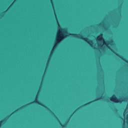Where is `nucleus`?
<instances>
[{
  "instance_id": "obj_1",
  "label": "nucleus",
  "mask_w": 128,
  "mask_h": 128,
  "mask_svg": "<svg viewBox=\"0 0 128 128\" xmlns=\"http://www.w3.org/2000/svg\"><path fill=\"white\" fill-rule=\"evenodd\" d=\"M37 98H38V96H36L35 100L34 102L28 103V104H26V105H24V106H22V107H20V108L17 109L14 112H13L11 114H10V116H12V115L14 114V112H18L19 110H20V108H26L30 104H39V106H41L44 108H46V110H49V112H52V110H50V109L48 108V106H46L44 105V104L40 102L38 100Z\"/></svg>"
},
{
  "instance_id": "obj_2",
  "label": "nucleus",
  "mask_w": 128,
  "mask_h": 128,
  "mask_svg": "<svg viewBox=\"0 0 128 128\" xmlns=\"http://www.w3.org/2000/svg\"><path fill=\"white\" fill-rule=\"evenodd\" d=\"M69 36H73V38H80V40H84L90 46H92V40H90V41H88V38H83L82 36L78 37V36H80V34H69Z\"/></svg>"
},
{
  "instance_id": "obj_3",
  "label": "nucleus",
  "mask_w": 128,
  "mask_h": 128,
  "mask_svg": "<svg viewBox=\"0 0 128 128\" xmlns=\"http://www.w3.org/2000/svg\"><path fill=\"white\" fill-rule=\"evenodd\" d=\"M66 36H68L67 35H64L63 33H62V32H60L59 33V36H58L57 37L56 42L55 43V44L53 47V48L52 49V50L50 52V54H52L54 48H56V44H60V42H62V40H64V38H66Z\"/></svg>"
},
{
  "instance_id": "obj_4",
  "label": "nucleus",
  "mask_w": 128,
  "mask_h": 128,
  "mask_svg": "<svg viewBox=\"0 0 128 128\" xmlns=\"http://www.w3.org/2000/svg\"><path fill=\"white\" fill-rule=\"evenodd\" d=\"M110 100L116 104H122V102H124L123 100L118 99L114 94L112 95V96L110 98Z\"/></svg>"
},
{
  "instance_id": "obj_5",
  "label": "nucleus",
  "mask_w": 128,
  "mask_h": 128,
  "mask_svg": "<svg viewBox=\"0 0 128 128\" xmlns=\"http://www.w3.org/2000/svg\"><path fill=\"white\" fill-rule=\"evenodd\" d=\"M102 100V97H100V98H97L96 99L94 100L91 101L90 102H88V103H86V104L82 105L80 108H78L77 110H80V108H84V106H86L88 104H92V102H98V100Z\"/></svg>"
},
{
  "instance_id": "obj_6",
  "label": "nucleus",
  "mask_w": 128,
  "mask_h": 128,
  "mask_svg": "<svg viewBox=\"0 0 128 128\" xmlns=\"http://www.w3.org/2000/svg\"><path fill=\"white\" fill-rule=\"evenodd\" d=\"M108 48H109V50H112V52H114L117 56H118V58H121V60H124V62H126V64H128V60H126V59H124V57L120 56V54H117L116 52L114 50H112V48H110V46H108Z\"/></svg>"
},
{
  "instance_id": "obj_7",
  "label": "nucleus",
  "mask_w": 128,
  "mask_h": 128,
  "mask_svg": "<svg viewBox=\"0 0 128 128\" xmlns=\"http://www.w3.org/2000/svg\"><path fill=\"white\" fill-rule=\"evenodd\" d=\"M101 40L102 42H104V38H102V34H101L99 36H98L96 40Z\"/></svg>"
},
{
  "instance_id": "obj_8",
  "label": "nucleus",
  "mask_w": 128,
  "mask_h": 128,
  "mask_svg": "<svg viewBox=\"0 0 128 128\" xmlns=\"http://www.w3.org/2000/svg\"><path fill=\"white\" fill-rule=\"evenodd\" d=\"M4 122V120L0 121V128L2 126V124Z\"/></svg>"
},
{
  "instance_id": "obj_9",
  "label": "nucleus",
  "mask_w": 128,
  "mask_h": 128,
  "mask_svg": "<svg viewBox=\"0 0 128 128\" xmlns=\"http://www.w3.org/2000/svg\"><path fill=\"white\" fill-rule=\"evenodd\" d=\"M60 124L61 126H62V128H64V124H62L60 122Z\"/></svg>"
},
{
  "instance_id": "obj_10",
  "label": "nucleus",
  "mask_w": 128,
  "mask_h": 128,
  "mask_svg": "<svg viewBox=\"0 0 128 128\" xmlns=\"http://www.w3.org/2000/svg\"><path fill=\"white\" fill-rule=\"evenodd\" d=\"M4 12H6V10L5 12H3L2 14H4Z\"/></svg>"
},
{
  "instance_id": "obj_11",
  "label": "nucleus",
  "mask_w": 128,
  "mask_h": 128,
  "mask_svg": "<svg viewBox=\"0 0 128 128\" xmlns=\"http://www.w3.org/2000/svg\"><path fill=\"white\" fill-rule=\"evenodd\" d=\"M127 118H128V114L127 115Z\"/></svg>"
},
{
  "instance_id": "obj_12",
  "label": "nucleus",
  "mask_w": 128,
  "mask_h": 128,
  "mask_svg": "<svg viewBox=\"0 0 128 128\" xmlns=\"http://www.w3.org/2000/svg\"><path fill=\"white\" fill-rule=\"evenodd\" d=\"M55 118H58L56 117V116H55Z\"/></svg>"
},
{
  "instance_id": "obj_13",
  "label": "nucleus",
  "mask_w": 128,
  "mask_h": 128,
  "mask_svg": "<svg viewBox=\"0 0 128 128\" xmlns=\"http://www.w3.org/2000/svg\"><path fill=\"white\" fill-rule=\"evenodd\" d=\"M104 44H106L105 43Z\"/></svg>"
}]
</instances>
